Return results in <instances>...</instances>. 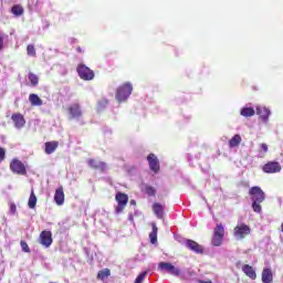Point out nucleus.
Here are the masks:
<instances>
[{"instance_id": "c85d7f7f", "label": "nucleus", "mask_w": 283, "mask_h": 283, "mask_svg": "<svg viewBox=\"0 0 283 283\" xmlns=\"http://www.w3.org/2000/svg\"><path fill=\"white\" fill-rule=\"evenodd\" d=\"M11 11L14 17H21V14H23V7L15 4L12 7Z\"/></svg>"}, {"instance_id": "5701e85b", "label": "nucleus", "mask_w": 283, "mask_h": 283, "mask_svg": "<svg viewBox=\"0 0 283 283\" xmlns=\"http://www.w3.org/2000/svg\"><path fill=\"white\" fill-rule=\"evenodd\" d=\"M29 101L33 107H41V105H43V99L36 94H30Z\"/></svg>"}, {"instance_id": "2eb2a0df", "label": "nucleus", "mask_w": 283, "mask_h": 283, "mask_svg": "<svg viewBox=\"0 0 283 283\" xmlns=\"http://www.w3.org/2000/svg\"><path fill=\"white\" fill-rule=\"evenodd\" d=\"M11 118H12V120L14 123V127L17 129H21V128H23L25 126V118H23V115L14 114V115H12Z\"/></svg>"}, {"instance_id": "cd10ccee", "label": "nucleus", "mask_w": 283, "mask_h": 283, "mask_svg": "<svg viewBox=\"0 0 283 283\" xmlns=\"http://www.w3.org/2000/svg\"><path fill=\"white\" fill-rule=\"evenodd\" d=\"M28 78L33 87H36L39 85V76L34 73H29Z\"/></svg>"}, {"instance_id": "2f4dec72", "label": "nucleus", "mask_w": 283, "mask_h": 283, "mask_svg": "<svg viewBox=\"0 0 283 283\" xmlns=\"http://www.w3.org/2000/svg\"><path fill=\"white\" fill-rule=\"evenodd\" d=\"M6 39H8V34L0 32V52L3 50L4 44L3 41H6Z\"/></svg>"}, {"instance_id": "1a4fd4ad", "label": "nucleus", "mask_w": 283, "mask_h": 283, "mask_svg": "<svg viewBox=\"0 0 283 283\" xmlns=\"http://www.w3.org/2000/svg\"><path fill=\"white\" fill-rule=\"evenodd\" d=\"M251 233V229L247 224H240L234 228V235L238 240H243Z\"/></svg>"}, {"instance_id": "6ab92c4d", "label": "nucleus", "mask_w": 283, "mask_h": 283, "mask_svg": "<svg viewBox=\"0 0 283 283\" xmlns=\"http://www.w3.org/2000/svg\"><path fill=\"white\" fill-rule=\"evenodd\" d=\"M242 271L248 277H250V280H255V277H258V274H255V269L249 264L243 265Z\"/></svg>"}, {"instance_id": "f8f14e48", "label": "nucleus", "mask_w": 283, "mask_h": 283, "mask_svg": "<svg viewBox=\"0 0 283 283\" xmlns=\"http://www.w3.org/2000/svg\"><path fill=\"white\" fill-rule=\"evenodd\" d=\"M263 171L265 174H280L282 166L277 161H270L263 166Z\"/></svg>"}, {"instance_id": "4468645a", "label": "nucleus", "mask_w": 283, "mask_h": 283, "mask_svg": "<svg viewBox=\"0 0 283 283\" xmlns=\"http://www.w3.org/2000/svg\"><path fill=\"white\" fill-rule=\"evenodd\" d=\"M256 114L260 116L262 123H269V116H271V109L262 106H256Z\"/></svg>"}, {"instance_id": "ea45409f", "label": "nucleus", "mask_w": 283, "mask_h": 283, "mask_svg": "<svg viewBox=\"0 0 283 283\" xmlns=\"http://www.w3.org/2000/svg\"><path fill=\"white\" fill-rule=\"evenodd\" d=\"M76 50H77V52H82V49H81V46H78Z\"/></svg>"}, {"instance_id": "423d86ee", "label": "nucleus", "mask_w": 283, "mask_h": 283, "mask_svg": "<svg viewBox=\"0 0 283 283\" xmlns=\"http://www.w3.org/2000/svg\"><path fill=\"white\" fill-rule=\"evenodd\" d=\"M115 200L117 201V206L115 208L116 213H123V210L125 207H127L129 197H127L125 193L118 192L115 197Z\"/></svg>"}, {"instance_id": "6e6552de", "label": "nucleus", "mask_w": 283, "mask_h": 283, "mask_svg": "<svg viewBox=\"0 0 283 283\" xmlns=\"http://www.w3.org/2000/svg\"><path fill=\"white\" fill-rule=\"evenodd\" d=\"M40 244H42V247H45V249H50V247H52V231H48L44 230L40 233Z\"/></svg>"}, {"instance_id": "393cba45", "label": "nucleus", "mask_w": 283, "mask_h": 283, "mask_svg": "<svg viewBox=\"0 0 283 283\" xmlns=\"http://www.w3.org/2000/svg\"><path fill=\"white\" fill-rule=\"evenodd\" d=\"M240 143H242V137L240 134H237L229 140V147L233 149V147H239Z\"/></svg>"}, {"instance_id": "9b49d317", "label": "nucleus", "mask_w": 283, "mask_h": 283, "mask_svg": "<svg viewBox=\"0 0 283 283\" xmlns=\"http://www.w3.org/2000/svg\"><path fill=\"white\" fill-rule=\"evenodd\" d=\"M10 169L13 174H18L19 176H24L25 174V166L21 160L13 159L10 164Z\"/></svg>"}, {"instance_id": "c9c22d12", "label": "nucleus", "mask_w": 283, "mask_h": 283, "mask_svg": "<svg viewBox=\"0 0 283 283\" xmlns=\"http://www.w3.org/2000/svg\"><path fill=\"white\" fill-rule=\"evenodd\" d=\"M6 160V149L0 147V163Z\"/></svg>"}, {"instance_id": "bb28decb", "label": "nucleus", "mask_w": 283, "mask_h": 283, "mask_svg": "<svg viewBox=\"0 0 283 283\" xmlns=\"http://www.w3.org/2000/svg\"><path fill=\"white\" fill-rule=\"evenodd\" d=\"M28 206H29V209H34L36 207V195H34V190H31Z\"/></svg>"}, {"instance_id": "7c9ffc66", "label": "nucleus", "mask_w": 283, "mask_h": 283, "mask_svg": "<svg viewBox=\"0 0 283 283\" xmlns=\"http://www.w3.org/2000/svg\"><path fill=\"white\" fill-rule=\"evenodd\" d=\"M27 54L29 56H36V49H34V45L29 44L27 48Z\"/></svg>"}, {"instance_id": "b1692460", "label": "nucleus", "mask_w": 283, "mask_h": 283, "mask_svg": "<svg viewBox=\"0 0 283 283\" xmlns=\"http://www.w3.org/2000/svg\"><path fill=\"white\" fill-rule=\"evenodd\" d=\"M153 231L149 233V239L151 244H156L158 242V227L156 223H151Z\"/></svg>"}, {"instance_id": "a19ab883", "label": "nucleus", "mask_w": 283, "mask_h": 283, "mask_svg": "<svg viewBox=\"0 0 283 283\" xmlns=\"http://www.w3.org/2000/svg\"><path fill=\"white\" fill-rule=\"evenodd\" d=\"M129 220H134V217L132 214L129 216Z\"/></svg>"}, {"instance_id": "a211bd4d", "label": "nucleus", "mask_w": 283, "mask_h": 283, "mask_svg": "<svg viewBox=\"0 0 283 283\" xmlns=\"http://www.w3.org/2000/svg\"><path fill=\"white\" fill-rule=\"evenodd\" d=\"M153 211L159 220H163V218L165 217V208L160 203H154Z\"/></svg>"}, {"instance_id": "4be33fe9", "label": "nucleus", "mask_w": 283, "mask_h": 283, "mask_svg": "<svg viewBox=\"0 0 283 283\" xmlns=\"http://www.w3.org/2000/svg\"><path fill=\"white\" fill-rule=\"evenodd\" d=\"M59 149V142H48L45 143V154H54Z\"/></svg>"}, {"instance_id": "a878e982", "label": "nucleus", "mask_w": 283, "mask_h": 283, "mask_svg": "<svg viewBox=\"0 0 283 283\" xmlns=\"http://www.w3.org/2000/svg\"><path fill=\"white\" fill-rule=\"evenodd\" d=\"M109 275H112V271H109V269H103L97 273V280H102V282H105V280H107Z\"/></svg>"}, {"instance_id": "e433bc0d", "label": "nucleus", "mask_w": 283, "mask_h": 283, "mask_svg": "<svg viewBox=\"0 0 283 283\" xmlns=\"http://www.w3.org/2000/svg\"><path fill=\"white\" fill-rule=\"evenodd\" d=\"M261 149L266 154V151H269V146L266 144H261Z\"/></svg>"}, {"instance_id": "9d476101", "label": "nucleus", "mask_w": 283, "mask_h": 283, "mask_svg": "<svg viewBox=\"0 0 283 283\" xmlns=\"http://www.w3.org/2000/svg\"><path fill=\"white\" fill-rule=\"evenodd\" d=\"M149 169L154 171V174H158L160 171V161L155 154H149L147 157Z\"/></svg>"}, {"instance_id": "0eeeda50", "label": "nucleus", "mask_w": 283, "mask_h": 283, "mask_svg": "<svg viewBox=\"0 0 283 283\" xmlns=\"http://www.w3.org/2000/svg\"><path fill=\"white\" fill-rule=\"evenodd\" d=\"M69 118L71 119H78L83 116V111L81 109V104L73 103L67 108Z\"/></svg>"}, {"instance_id": "dca6fc26", "label": "nucleus", "mask_w": 283, "mask_h": 283, "mask_svg": "<svg viewBox=\"0 0 283 283\" xmlns=\"http://www.w3.org/2000/svg\"><path fill=\"white\" fill-rule=\"evenodd\" d=\"M87 164L93 168V169H101V171H105L107 169V164L96 160V159H88Z\"/></svg>"}, {"instance_id": "aec40b11", "label": "nucleus", "mask_w": 283, "mask_h": 283, "mask_svg": "<svg viewBox=\"0 0 283 283\" xmlns=\"http://www.w3.org/2000/svg\"><path fill=\"white\" fill-rule=\"evenodd\" d=\"M262 282L263 283H273V272L271 269L265 268L262 271Z\"/></svg>"}, {"instance_id": "473e14b6", "label": "nucleus", "mask_w": 283, "mask_h": 283, "mask_svg": "<svg viewBox=\"0 0 283 283\" xmlns=\"http://www.w3.org/2000/svg\"><path fill=\"white\" fill-rule=\"evenodd\" d=\"M145 277H147V272H142L135 280V283H143L145 281Z\"/></svg>"}, {"instance_id": "20e7f679", "label": "nucleus", "mask_w": 283, "mask_h": 283, "mask_svg": "<svg viewBox=\"0 0 283 283\" xmlns=\"http://www.w3.org/2000/svg\"><path fill=\"white\" fill-rule=\"evenodd\" d=\"M157 269L160 273H169L170 275H174L175 277L180 276V269L174 266V264H171L169 262H159Z\"/></svg>"}, {"instance_id": "4c0bfd02", "label": "nucleus", "mask_w": 283, "mask_h": 283, "mask_svg": "<svg viewBox=\"0 0 283 283\" xmlns=\"http://www.w3.org/2000/svg\"><path fill=\"white\" fill-rule=\"evenodd\" d=\"M11 212H12V213H15V212H17V206L11 205Z\"/></svg>"}, {"instance_id": "f704fd0d", "label": "nucleus", "mask_w": 283, "mask_h": 283, "mask_svg": "<svg viewBox=\"0 0 283 283\" xmlns=\"http://www.w3.org/2000/svg\"><path fill=\"white\" fill-rule=\"evenodd\" d=\"M146 193H147V196H156V189H154V187H151V186H147Z\"/></svg>"}, {"instance_id": "412c9836", "label": "nucleus", "mask_w": 283, "mask_h": 283, "mask_svg": "<svg viewBox=\"0 0 283 283\" xmlns=\"http://www.w3.org/2000/svg\"><path fill=\"white\" fill-rule=\"evenodd\" d=\"M54 200L59 206L65 202V193L63 192V188H59L55 190Z\"/></svg>"}, {"instance_id": "f257e3e1", "label": "nucleus", "mask_w": 283, "mask_h": 283, "mask_svg": "<svg viewBox=\"0 0 283 283\" xmlns=\"http://www.w3.org/2000/svg\"><path fill=\"white\" fill-rule=\"evenodd\" d=\"M249 195L252 200V209L255 213H262V201L265 200L266 196L262 188L254 186L249 190Z\"/></svg>"}, {"instance_id": "58836bf2", "label": "nucleus", "mask_w": 283, "mask_h": 283, "mask_svg": "<svg viewBox=\"0 0 283 283\" xmlns=\"http://www.w3.org/2000/svg\"><path fill=\"white\" fill-rule=\"evenodd\" d=\"M130 205H133V207H136V200H130Z\"/></svg>"}, {"instance_id": "7ed1b4c3", "label": "nucleus", "mask_w": 283, "mask_h": 283, "mask_svg": "<svg viewBox=\"0 0 283 283\" xmlns=\"http://www.w3.org/2000/svg\"><path fill=\"white\" fill-rule=\"evenodd\" d=\"M222 240H224V226H222V223H218L214 228L211 240L212 247H220L222 244Z\"/></svg>"}, {"instance_id": "72a5a7b5", "label": "nucleus", "mask_w": 283, "mask_h": 283, "mask_svg": "<svg viewBox=\"0 0 283 283\" xmlns=\"http://www.w3.org/2000/svg\"><path fill=\"white\" fill-rule=\"evenodd\" d=\"M20 247L24 253H30V247L28 245V242L21 241Z\"/></svg>"}, {"instance_id": "f3484780", "label": "nucleus", "mask_w": 283, "mask_h": 283, "mask_svg": "<svg viewBox=\"0 0 283 283\" xmlns=\"http://www.w3.org/2000/svg\"><path fill=\"white\" fill-rule=\"evenodd\" d=\"M240 115L243 116V118H251L252 116H255V108L251 106H245L240 109Z\"/></svg>"}, {"instance_id": "ddd939ff", "label": "nucleus", "mask_w": 283, "mask_h": 283, "mask_svg": "<svg viewBox=\"0 0 283 283\" xmlns=\"http://www.w3.org/2000/svg\"><path fill=\"white\" fill-rule=\"evenodd\" d=\"M185 245L193 253H205V248L191 239H185Z\"/></svg>"}, {"instance_id": "39448f33", "label": "nucleus", "mask_w": 283, "mask_h": 283, "mask_svg": "<svg viewBox=\"0 0 283 283\" xmlns=\"http://www.w3.org/2000/svg\"><path fill=\"white\" fill-rule=\"evenodd\" d=\"M76 70L82 81H94V71H92L85 64H78Z\"/></svg>"}, {"instance_id": "c756f323", "label": "nucleus", "mask_w": 283, "mask_h": 283, "mask_svg": "<svg viewBox=\"0 0 283 283\" xmlns=\"http://www.w3.org/2000/svg\"><path fill=\"white\" fill-rule=\"evenodd\" d=\"M107 105H109V101H107V98L99 99L97 103L98 112H103V109H105V107H107Z\"/></svg>"}, {"instance_id": "f03ea898", "label": "nucleus", "mask_w": 283, "mask_h": 283, "mask_svg": "<svg viewBox=\"0 0 283 283\" xmlns=\"http://www.w3.org/2000/svg\"><path fill=\"white\" fill-rule=\"evenodd\" d=\"M132 92H134V86L132 83L126 82L117 88L116 99L118 103H125L132 96Z\"/></svg>"}]
</instances>
